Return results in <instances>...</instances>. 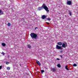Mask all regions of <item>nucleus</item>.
I'll use <instances>...</instances> for the list:
<instances>
[{
  "label": "nucleus",
  "mask_w": 78,
  "mask_h": 78,
  "mask_svg": "<svg viewBox=\"0 0 78 78\" xmlns=\"http://www.w3.org/2000/svg\"><path fill=\"white\" fill-rule=\"evenodd\" d=\"M43 9H44L45 11L47 12V13L49 12V10H48V8L47 7L46 5L45 4H43L41 7H39L38 8L37 10L38 11H41Z\"/></svg>",
  "instance_id": "obj_1"
},
{
  "label": "nucleus",
  "mask_w": 78,
  "mask_h": 78,
  "mask_svg": "<svg viewBox=\"0 0 78 78\" xmlns=\"http://www.w3.org/2000/svg\"><path fill=\"white\" fill-rule=\"evenodd\" d=\"M30 36L32 39H38V37L37 36V35L36 34L34 33H31L30 34Z\"/></svg>",
  "instance_id": "obj_2"
},
{
  "label": "nucleus",
  "mask_w": 78,
  "mask_h": 78,
  "mask_svg": "<svg viewBox=\"0 0 78 78\" xmlns=\"http://www.w3.org/2000/svg\"><path fill=\"white\" fill-rule=\"evenodd\" d=\"M56 49H58V50H62L63 49L62 48V47L61 46H59L58 44H57L56 45Z\"/></svg>",
  "instance_id": "obj_3"
},
{
  "label": "nucleus",
  "mask_w": 78,
  "mask_h": 78,
  "mask_svg": "<svg viewBox=\"0 0 78 78\" xmlns=\"http://www.w3.org/2000/svg\"><path fill=\"white\" fill-rule=\"evenodd\" d=\"M62 47L63 48H66L67 46V44L66 43H62Z\"/></svg>",
  "instance_id": "obj_4"
},
{
  "label": "nucleus",
  "mask_w": 78,
  "mask_h": 78,
  "mask_svg": "<svg viewBox=\"0 0 78 78\" xmlns=\"http://www.w3.org/2000/svg\"><path fill=\"white\" fill-rule=\"evenodd\" d=\"M67 4L69 5H70L72 4V2L70 1H69L67 2Z\"/></svg>",
  "instance_id": "obj_5"
},
{
  "label": "nucleus",
  "mask_w": 78,
  "mask_h": 78,
  "mask_svg": "<svg viewBox=\"0 0 78 78\" xmlns=\"http://www.w3.org/2000/svg\"><path fill=\"white\" fill-rule=\"evenodd\" d=\"M51 70L53 71L54 72H55L56 71V68H52Z\"/></svg>",
  "instance_id": "obj_6"
},
{
  "label": "nucleus",
  "mask_w": 78,
  "mask_h": 78,
  "mask_svg": "<svg viewBox=\"0 0 78 78\" xmlns=\"http://www.w3.org/2000/svg\"><path fill=\"white\" fill-rule=\"evenodd\" d=\"M36 62H37V64H38L40 66H41V63H40V62H39V61L37 60Z\"/></svg>",
  "instance_id": "obj_7"
},
{
  "label": "nucleus",
  "mask_w": 78,
  "mask_h": 78,
  "mask_svg": "<svg viewBox=\"0 0 78 78\" xmlns=\"http://www.w3.org/2000/svg\"><path fill=\"white\" fill-rule=\"evenodd\" d=\"M2 10L0 9V15H2L4 14Z\"/></svg>",
  "instance_id": "obj_8"
},
{
  "label": "nucleus",
  "mask_w": 78,
  "mask_h": 78,
  "mask_svg": "<svg viewBox=\"0 0 78 78\" xmlns=\"http://www.w3.org/2000/svg\"><path fill=\"white\" fill-rule=\"evenodd\" d=\"M47 17L45 15H43L42 17V19H45Z\"/></svg>",
  "instance_id": "obj_9"
},
{
  "label": "nucleus",
  "mask_w": 78,
  "mask_h": 78,
  "mask_svg": "<svg viewBox=\"0 0 78 78\" xmlns=\"http://www.w3.org/2000/svg\"><path fill=\"white\" fill-rule=\"evenodd\" d=\"M57 44L58 45H62V43L61 42H58V43Z\"/></svg>",
  "instance_id": "obj_10"
},
{
  "label": "nucleus",
  "mask_w": 78,
  "mask_h": 78,
  "mask_svg": "<svg viewBox=\"0 0 78 78\" xmlns=\"http://www.w3.org/2000/svg\"><path fill=\"white\" fill-rule=\"evenodd\" d=\"M65 69H66V70H69V69L68 68L67 66V65H66V66H65Z\"/></svg>",
  "instance_id": "obj_11"
},
{
  "label": "nucleus",
  "mask_w": 78,
  "mask_h": 78,
  "mask_svg": "<svg viewBox=\"0 0 78 78\" xmlns=\"http://www.w3.org/2000/svg\"><path fill=\"white\" fill-rule=\"evenodd\" d=\"M2 45L3 47H5V46H6V44L4 43H2Z\"/></svg>",
  "instance_id": "obj_12"
},
{
  "label": "nucleus",
  "mask_w": 78,
  "mask_h": 78,
  "mask_svg": "<svg viewBox=\"0 0 78 78\" xmlns=\"http://www.w3.org/2000/svg\"><path fill=\"white\" fill-rule=\"evenodd\" d=\"M28 47L29 48H31V46L30 45H28Z\"/></svg>",
  "instance_id": "obj_13"
},
{
  "label": "nucleus",
  "mask_w": 78,
  "mask_h": 78,
  "mask_svg": "<svg viewBox=\"0 0 78 78\" xmlns=\"http://www.w3.org/2000/svg\"><path fill=\"white\" fill-rule=\"evenodd\" d=\"M47 20H48L49 21H50V20H51V19L50 18H47Z\"/></svg>",
  "instance_id": "obj_14"
},
{
  "label": "nucleus",
  "mask_w": 78,
  "mask_h": 78,
  "mask_svg": "<svg viewBox=\"0 0 78 78\" xmlns=\"http://www.w3.org/2000/svg\"><path fill=\"white\" fill-rule=\"evenodd\" d=\"M7 25L8 26H9V27L10 26H11V23H9L7 24Z\"/></svg>",
  "instance_id": "obj_15"
},
{
  "label": "nucleus",
  "mask_w": 78,
  "mask_h": 78,
  "mask_svg": "<svg viewBox=\"0 0 78 78\" xmlns=\"http://www.w3.org/2000/svg\"><path fill=\"white\" fill-rule=\"evenodd\" d=\"M57 66L58 67H61V65L58 64L57 65Z\"/></svg>",
  "instance_id": "obj_16"
},
{
  "label": "nucleus",
  "mask_w": 78,
  "mask_h": 78,
  "mask_svg": "<svg viewBox=\"0 0 78 78\" xmlns=\"http://www.w3.org/2000/svg\"><path fill=\"white\" fill-rule=\"evenodd\" d=\"M73 66H74V67H76V66H77V65L76 64H74L73 65Z\"/></svg>",
  "instance_id": "obj_17"
},
{
  "label": "nucleus",
  "mask_w": 78,
  "mask_h": 78,
  "mask_svg": "<svg viewBox=\"0 0 78 78\" xmlns=\"http://www.w3.org/2000/svg\"><path fill=\"white\" fill-rule=\"evenodd\" d=\"M69 14L70 16H72L71 12H70V11H69Z\"/></svg>",
  "instance_id": "obj_18"
},
{
  "label": "nucleus",
  "mask_w": 78,
  "mask_h": 78,
  "mask_svg": "<svg viewBox=\"0 0 78 78\" xmlns=\"http://www.w3.org/2000/svg\"><path fill=\"white\" fill-rule=\"evenodd\" d=\"M41 73L42 74L43 72H44V70H41Z\"/></svg>",
  "instance_id": "obj_19"
},
{
  "label": "nucleus",
  "mask_w": 78,
  "mask_h": 78,
  "mask_svg": "<svg viewBox=\"0 0 78 78\" xmlns=\"http://www.w3.org/2000/svg\"><path fill=\"white\" fill-rule=\"evenodd\" d=\"M1 54H2L3 55H5V53H4L3 52H2V53H1Z\"/></svg>",
  "instance_id": "obj_20"
},
{
  "label": "nucleus",
  "mask_w": 78,
  "mask_h": 78,
  "mask_svg": "<svg viewBox=\"0 0 78 78\" xmlns=\"http://www.w3.org/2000/svg\"><path fill=\"white\" fill-rule=\"evenodd\" d=\"M6 64H7V65H8V64H9V62H6Z\"/></svg>",
  "instance_id": "obj_21"
},
{
  "label": "nucleus",
  "mask_w": 78,
  "mask_h": 78,
  "mask_svg": "<svg viewBox=\"0 0 78 78\" xmlns=\"http://www.w3.org/2000/svg\"><path fill=\"white\" fill-rule=\"evenodd\" d=\"M7 70H10V68L9 67H7Z\"/></svg>",
  "instance_id": "obj_22"
},
{
  "label": "nucleus",
  "mask_w": 78,
  "mask_h": 78,
  "mask_svg": "<svg viewBox=\"0 0 78 78\" xmlns=\"http://www.w3.org/2000/svg\"><path fill=\"white\" fill-rule=\"evenodd\" d=\"M60 56L62 58V55H60Z\"/></svg>",
  "instance_id": "obj_23"
},
{
  "label": "nucleus",
  "mask_w": 78,
  "mask_h": 78,
  "mask_svg": "<svg viewBox=\"0 0 78 78\" xmlns=\"http://www.w3.org/2000/svg\"><path fill=\"white\" fill-rule=\"evenodd\" d=\"M2 69V66H0V69Z\"/></svg>",
  "instance_id": "obj_24"
},
{
  "label": "nucleus",
  "mask_w": 78,
  "mask_h": 78,
  "mask_svg": "<svg viewBox=\"0 0 78 78\" xmlns=\"http://www.w3.org/2000/svg\"><path fill=\"white\" fill-rule=\"evenodd\" d=\"M56 59L57 60H60V59L58 58H57Z\"/></svg>",
  "instance_id": "obj_25"
},
{
  "label": "nucleus",
  "mask_w": 78,
  "mask_h": 78,
  "mask_svg": "<svg viewBox=\"0 0 78 78\" xmlns=\"http://www.w3.org/2000/svg\"><path fill=\"white\" fill-rule=\"evenodd\" d=\"M62 51H63L62 50L60 51V53H62Z\"/></svg>",
  "instance_id": "obj_26"
},
{
  "label": "nucleus",
  "mask_w": 78,
  "mask_h": 78,
  "mask_svg": "<svg viewBox=\"0 0 78 78\" xmlns=\"http://www.w3.org/2000/svg\"><path fill=\"white\" fill-rule=\"evenodd\" d=\"M46 23H47V24H48H48H49V23H48V22H46Z\"/></svg>",
  "instance_id": "obj_27"
},
{
  "label": "nucleus",
  "mask_w": 78,
  "mask_h": 78,
  "mask_svg": "<svg viewBox=\"0 0 78 78\" xmlns=\"http://www.w3.org/2000/svg\"><path fill=\"white\" fill-rule=\"evenodd\" d=\"M36 28H38V27H35V30H36Z\"/></svg>",
  "instance_id": "obj_28"
},
{
  "label": "nucleus",
  "mask_w": 78,
  "mask_h": 78,
  "mask_svg": "<svg viewBox=\"0 0 78 78\" xmlns=\"http://www.w3.org/2000/svg\"><path fill=\"white\" fill-rule=\"evenodd\" d=\"M20 66H21V64H20Z\"/></svg>",
  "instance_id": "obj_29"
}]
</instances>
